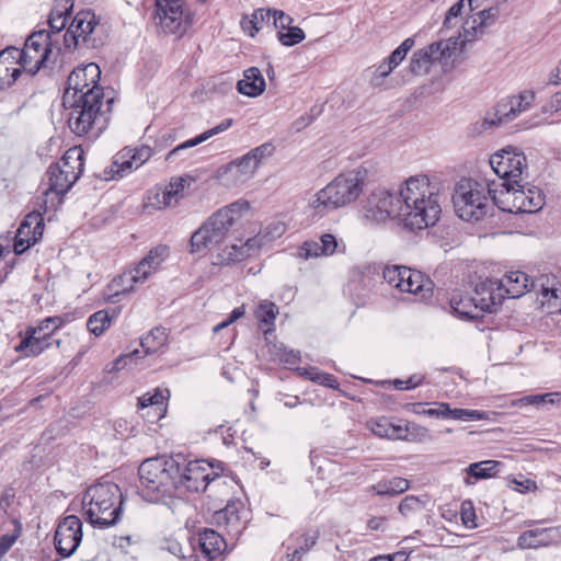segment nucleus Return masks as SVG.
Instances as JSON below:
<instances>
[{
    "label": "nucleus",
    "mask_w": 561,
    "mask_h": 561,
    "mask_svg": "<svg viewBox=\"0 0 561 561\" xmlns=\"http://www.w3.org/2000/svg\"><path fill=\"white\" fill-rule=\"evenodd\" d=\"M438 183L426 174L407 179L398 192L373 191L364 205L365 217L375 222L398 219L410 230L434 226L442 213Z\"/></svg>",
    "instance_id": "1"
},
{
    "label": "nucleus",
    "mask_w": 561,
    "mask_h": 561,
    "mask_svg": "<svg viewBox=\"0 0 561 561\" xmlns=\"http://www.w3.org/2000/svg\"><path fill=\"white\" fill-rule=\"evenodd\" d=\"M253 216L250 202L240 198L219 208L209 216L191 237L193 253L211 252L215 265L241 261L250 256V250L259 245L257 239H248L245 243L227 242L230 233L242 227Z\"/></svg>",
    "instance_id": "2"
},
{
    "label": "nucleus",
    "mask_w": 561,
    "mask_h": 561,
    "mask_svg": "<svg viewBox=\"0 0 561 561\" xmlns=\"http://www.w3.org/2000/svg\"><path fill=\"white\" fill-rule=\"evenodd\" d=\"M101 70L94 62L78 67L68 76L62 104L69 108L68 125L78 136L95 130L101 133L108 123L112 98L104 100L98 84Z\"/></svg>",
    "instance_id": "3"
},
{
    "label": "nucleus",
    "mask_w": 561,
    "mask_h": 561,
    "mask_svg": "<svg viewBox=\"0 0 561 561\" xmlns=\"http://www.w3.org/2000/svg\"><path fill=\"white\" fill-rule=\"evenodd\" d=\"M366 176L365 168L352 169L336 175L309 197L308 208L312 216L323 217L356 202L364 192Z\"/></svg>",
    "instance_id": "4"
},
{
    "label": "nucleus",
    "mask_w": 561,
    "mask_h": 561,
    "mask_svg": "<svg viewBox=\"0 0 561 561\" xmlns=\"http://www.w3.org/2000/svg\"><path fill=\"white\" fill-rule=\"evenodd\" d=\"M141 495L148 502H159L163 497L178 494L180 462L174 458L157 457L145 460L139 466Z\"/></svg>",
    "instance_id": "5"
},
{
    "label": "nucleus",
    "mask_w": 561,
    "mask_h": 561,
    "mask_svg": "<svg viewBox=\"0 0 561 561\" xmlns=\"http://www.w3.org/2000/svg\"><path fill=\"white\" fill-rule=\"evenodd\" d=\"M122 492L113 482H99L87 489L82 510L93 527L107 528L121 519Z\"/></svg>",
    "instance_id": "6"
},
{
    "label": "nucleus",
    "mask_w": 561,
    "mask_h": 561,
    "mask_svg": "<svg viewBox=\"0 0 561 561\" xmlns=\"http://www.w3.org/2000/svg\"><path fill=\"white\" fill-rule=\"evenodd\" d=\"M496 184L462 178L455 186L453 203L456 214L463 220H479L485 214L488 198L493 201Z\"/></svg>",
    "instance_id": "7"
},
{
    "label": "nucleus",
    "mask_w": 561,
    "mask_h": 561,
    "mask_svg": "<svg viewBox=\"0 0 561 561\" xmlns=\"http://www.w3.org/2000/svg\"><path fill=\"white\" fill-rule=\"evenodd\" d=\"M82 170V151L77 147L70 148L58 162L48 168V187L44 192V203L47 204L49 199L53 205L55 199L59 203L60 196L76 183Z\"/></svg>",
    "instance_id": "8"
},
{
    "label": "nucleus",
    "mask_w": 561,
    "mask_h": 561,
    "mask_svg": "<svg viewBox=\"0 0 561 561\" xmlns=\"http://www.w3.org/2000/svg\"><path fill=\"white\" fill-rule=\"evenodd\" d=\"M272 153L271 144L257 146L230 163L221 165L216 171V179L225 187H238L251 180L263 160Z\"/></svg>",
    "instance_id": "9"
},
{
    "label": "nucleus",
    "mask_w": 561,
    "mask_h": 561,
    "mask_svg": "<svg viewBox=\"0 0 561 561\" xmlns=\"http://www.w3.org/2000/svg\"><path fill=\"white\" fill-rule=\"evenodd\" d=\"M502 188L493 195V203L503 211L536 213L543 205L541 191L535 186H529L524 182L513 184H501Z\"/></svg>",
    "instance_id": "10"
},
{
    "label": "nucleus",
    "mask_w": 561,
    "mask_h": 561,
    "mask_svg": "<svg viewBox=\"0 0 561 561\" xmlns=\"http://www.w3.org/2000/svg\"><path fill=\"white\" fill-rule=\"evenodd\" d=\"M221 470L220 462L215 466L206 460L190 461L183 470L180 468L178 493H182L183 490L201 492L205 491L209 485L215 488L225 484L226 482L219 473Z\"/></svg>",
    "instance_id": "11"
},
{
    "label": "nucleus",
    "mask_w": 561,
    "mask_h": 561,
    "mask_svg": "<svg viewBox=\"0 0 561 561\" xmlns=\"http://www.w3.org/2000/svg\"><path fill=\"white\" fill-rule=\"evenodd\" d=\"M383 279L391 287L402 293L417 296L420 300H427L433 293V283L422 272L407 266H388L383 270Z\"/></svg>",
    "instance_id": "12"
},
{
    "label": "nucleus",
    "mask_w": 561,
    "mask_h": 561,
    "mask_svg": "<svg viewBox=\"0 0 561 561\" xmlns=\"http://www.w3.org/2000/svg\"><path fill=\"white\" fill-rule=\"evenodd\" d=\"M489 164L493 172L504 182L513 184L524 182L527 164L526 157L515 148L502 149L490 157Z\"/></svg>",
    "instance_id": "13"
},
{
    "label": "nucleus",
    "mask_w": 561,
    "mask_h": 561,
    "mask_svg": "<svg viewBox=\"0 0 561 561\" xmlns=\"http://www.w3.org/2000/svg\"><path fill=\"white\" fill-rule=\"evenodd\" d=\"M152 149L145 145L123 148L115 154L112 164L104 169L103 179L108 181L128 175L145 164L152 157Z\"/></svg>",
    "instance_id": "14"
},
{
    "label": "nucleus",
    "mask_w": 561,
    "mask_h": 561,
    "mask_svg": "<svg viewBox=\"0 0 561 561\" xmlns=\"http://www.w3.org/2000/svg\"><path fill=\"white\" fill-rule=\"evenodd\" d=\"M156 18L164 33L182 35L192 24L183 0H156Z\"/></svg>",
    "instance_id": "15"
},
{
    "label": "nucleus",
    "mask_w": 561,
    "mask_h": 561,
    "mask_svg": "<svg viewBox=\"0 0 561 561\" xmlns=\"http://www.w3.org/2000/svg\"><path fill=\"white\" fill-rule=\"evenodd\" d=\"M82 522L76 515L62 518L57 525L54 543L62 558L71 557L79 548L82 540Z\"/></svg>",
    "instance_id": "16"
},
{
    "label": "nucleus",
    "mask_w": 561,
    "mask_h": 561,
    "mask_svg": "<svg viewBox=\"0 0 561 561\" xmlns=\"http://www.w3.org/2000/svg\"><path fill=\"white\" fill-rule=\"evenodd\" d=\"M193 184H195V178L190 174L172 178L165 188L154 195L158 208L178 205L186 196Z\"/></svg>",
    "instance_id": "17"
},
{
    "label": "nucleus",
    "mask_w": 561,
    "mask_h": 561,
    "mask_svg": "<svg viewBox=\"0 0 561 561\" xmlns=\"http://www.w3.org/2000/svg\"><path fill=\"white\" fill-rule=\"evenodd\" d=\"M476 301L484 312H493L505 298L503 288L497 278H485L480 280L473 291Z\"/></svg>",
    "instance_id": "18"
},
{
    "label": "nucleus",
    "mask_w": 561,
    "mask_h": 561,
    "mask_svg": "<svg viewBox=\"0 0 561 561\" xmlns=\"http://www.w3.org/2000/svg\"><path fill=\"white\" fill-rule=\"evenodd\" d=\"M495 16L496 12L493 9L469 12L462 22L459 37L466 43L474 41L479 35L484 33L485 27L495 20Z\"/></svg>",
    "instance_id": "19"
},
{
    "label": "nucleus",
    "mask_w": 561,
    "mask_h": 561,
    "mask_svg": "<svg viewBox=\"0 0 561 561\" xmlns=\"http://www.w3.org/2000/svg\"><path fill=\"white\" fill-rule=\"evenodd\" d=\"M169 253L165 245L152 248L148 254L133 268L138 279L145 283L152 274H154L164 262Z\"/></svg>",
    "instance_id": "20"
},
{
    "label": "nucleus",
    "mask_w": 561,
    "mask_h": 561,
    "mask_svg": "<svg viewBox=\"0 0 561 561\" xmlns=\"http://www.w3.org/2000/svg\"><path fill=\"white\" fill-rule=\"evenodd\" d=\"M41 229L38 215H28L21 224L14 239V252L21 254L37 241L36 233Z\"/></svg>",
    "instance_id": "21"
},
{
    "label": "nucleus",
    "mask_w": 561,
    "mask_h": 561,
    "mask_svg": "<svg viewBox=\"0 0 561 561\" xmlns=\"http://www.w3.org/2000/svg\"><path fill=\"white\" fill-rule=\"evenodd\" d=\"M503 288L504 296L518 298L529 290L533 285L526 273L522 271L507 272L502 278H497Z\"/></svg>",
    "instance_id": "22"
},
{
    "label": "nucleus",
    "mask_w": 561,
    "mask_h": 561,
    "mask_svg": "<svg viewBox=\"0 0 561 561\" xmlns=\"http://www.w3.org/2000/svg\"><path fill=\"white\" fill-rule=\"evenodd\" d=\"M49 346L48 333L41 335L36 330L26 328L24 337L14 350L24 356H37Z\"/></svg>",
    "instance_id": "23"
},
{
    "label": "nucleus",
    "mask_w": 561,
    "mask_h": 561,
    "mask_svg": "<svg viewBox=\"0 0 561 561\" xmlns=\"http://www.w3.org/2000/svg\"><path fill=\"white\" fill-rule=\"evenodd\" d=\"M232 123H233L232 118H226V119L221 121L217 126L204 131L203 134H201L192 139H188L186 141L178 145L175 148H173L171 151L168 152L165 160L173 161L178 156H181L187 149H191V148L208 140L213 136H216V135L227 130L232 125Z\"/></svg>",
    "instance_id": "24"
},
{
    "label": "nucleus",
    "mask_w": 561,
    "mask_h": 561,
    "mask_svg": "<svg viewBox=\"0 0 561 561\" xmlns=\"http://www.w3.org/2000/svg\"><path fill=\"white\" fill-rule=\"evenodd\" d=\"M454 313L462 320H476L485 313L474 296L454 295L450 299Z\"/></svg>",
    "instance_id": "25"
},
{
    "label": "nucleus",
    "mask_w": 561,
    "mask_h": 561,
    "mask_svg": "<svg viewBox=\"0 0 561 561\" xmlns=\"http://www.w3.org/2000/svg\"><path fill=\"white\" fill-rule=\"evenodd\" d=\"M265 80L256 67H251L243 71V78L238 81L237 89L239 93L255 98L261 95L265 90Z\"/></svg>",
    "instance_id": "26"
},
{
    "label": "nucleus",
    "mask_w": 561,
    "mask_h": 561,
    "mask_svg": "<svg viewBox=\"0 0 561 561\" xmlns=\"http://www.w3.org/2000/svg\"><path fill=\"white\" fill-rule=\"evenodd\" d=\"M198 543L204 557L211 561L221 556L226 549L225 539L214 529H204L198 535Z\"/></svg>",
    "instance_id": "27"
},
{
    "label": "nucleus",
    "mask_w": 561,
    "mask_h": 561,
    "mask_svg": "<svg viewBox=\"0 0 561 561\" xmlns=\"http://www.w3.org/2000/svg\"><path fill=\"white\" fill-rule=\"evenodd\" d=\"M514 119V110L507 96L499 101L497 104L486 113L483 119V126L485 128L497 127Z\"/></svg>",
    "instance_id": "28"
},
{
    "label": "nucleus",
    "mask_w": 561,
    "mask_h": 561,
    "mask_svg": "<svg viewBox=\"0 0 561 561\" xmlns=\"http://www.w3.org/2000/svg\"><path fill=\"white\" fill-rule=\"evenodd\" d=\"M465 44L466 42H462L461 37L451 36L447 39L434 42L431 45L437 61L442 65H447L461 51Z\"/></svg>",
    "instance_id": "29"
},
{
    "label": "nucleus",
    "mask_w": 561,
    "mask_h": 561,
    "mask_svg": "<svg viewBox=\"0 0 561 561\" xmlns=\"http://www.w3.org/2000/svg\"><path fill=\"white\" fill-rule=\"evenodd\" d=\"M137 276L134 270L130 268L113 278L107 285L108 299L112 300L121 295L129 294L134 291L136 285L144 284Z\"/></svg>",
    "instance_id": "30"
},
{
    "label": "nucleus",
    "mask_w": 561,
    "mask_h": 561,
    "mask_svg": "<svg viewBox=\"0 0 561 561\" xmlns=\"http://www.w3.org/2000/svg\"><path fill=\"white\" fill-rule=\"evenodd\" d=\"M30 47V45H24L22 50L13 49V51L18 55L22 69L33 76L42 67H45L49 56L38 53L39 50L33 51Z\"/></svg>",
    "instance_id": "31"
},
{
    "label": "nucleus",
    "mask_w": 561,
    "mask_h": 561,
    "mask_svg": "<svg viewBox=\"0 0 561 561\" xmlns=\"http://www.w3.org/2000/svg\"><path fill=\"white\" fill-rule=\"evenodd\" d=\"M437 61L433 46L430 44L413 53L410 60V70L415 76L427 75L432 65Z\"/></svg>",
    "instance_id": "32"
},
{
    "label": "nucleus",
    "mask_w": 561,
    "mask_h": 561,
    "mask_svg": "<svg viewBox=\"0 0 561 561\" xmlns=\"http://www.w3.org/2000/svg\"><path fill=\"white\" fill-rule=\"evenodd\" d=\"M367 425L376 436L389 439H399V437H402L400 421L394 422L389 417L380 416L368 421Z\"/></svg>",
    "instance_id": "33"
},
{
    "label": "nucleus",
    "mask_w": 561,
    "mask_h": 561,
    "mask_svg": "<svg viewBox=\"0 0 561 561\" xmlns=\"http://www.w3.org/2000/svg\"><path fill=\"white\" fill-rule=\"evenodd\" d=\"M551 528H536L524 531L518 537V546L523 549H534L541 546H547L552 540Z\"/></svg>",
    "instance_id": "34"
},
{
    "label": "nucleus",
    "mask_w": 561,
    "mask_h": 561,
    "mask_svg": "<svg viewBox=\"0 0 561 561\" xmlns=\"http://www.w3.org/2000/svg\"><path fill=\"white\" fill-rule=\"evenodd\" d=\"M500 465L501 463L496 460H484L469 465L465 469V472L467 474V477L465 478V483L467 485H471L479 479H486L495 476L496 468Z\"/></svg>",
    "instance_id": "35"
},
{
    "label": "nucleus",
    "mask_w": 561,
    "mask_h": 561,
    "mask_svg": "<svg viewBox=\"0 0 561 561\" xmlns=\"http://www.w3.org/2000/svg\"><path fill=\"white\" fill-rule=\"evenodd\" d=\"M116 309H103L94 312L88 318L87 328L95 336L102 335L117 317Z\"/></svg>",
    "instance_id": "36"
},
{
    "label": "nucleus",
    "mask_w": 561,
    "mask_h": 561,
    "mask_svg": "<svg viewBox=\"0 0 561 561\" xmlns=\"http://www.w3.org/2000/svg\"><path fill=\"white\" fill-rule=\"evenodd\" d=\"M278 307L270 300H262L254 310V317L259 321L264 333L274 329L275 320L278 316Z\"/></svg>",
    "instance_id": "37"
},
{
    "label": "nucleus",
    "mask_w": 561,
    "mask_h": 561,
    "mask_svg": "<svg viewBox=\"0 0 561 561\" xmlns=\"http://www.w3.org/2000/svg\"><path fill=\"white\" fill-rule=\"evenodd\" d=\"M73 8V0H55L49 15V26L56 33L60 32L67 23Z\"/></svg>",
    "instance_id": "38"
},
{
    "label": "nucleus",
    "mask_w": 561,
    "mask_h": 561,
    "mask_svg": "<svg viewBox=\"0 0 561 561\" xmlns=\"http://www.w3.org/2000/svg\"><path fill=\"white\" fill-rule=\"evenodd\" d=\"M95 25V15L91 11H81L73 18L69 28L73 30L75 34L85 43Z\"/></svg>",
    "instance_id": "39"
},
{
    "label": "nucleus",
    "mask_w": 561,
    "mask_h": 561,
    "mask_svg": "<svg viewBox=\"0 0 561 561\" xmlns=\"http://www.w3.org/2000/svg\"><path fill=\"white\" fill-rule=\"evenodd\" d=\"M474 2L476 0H459L453 4L446 13L444 27L450 28L455 26L469 12L479 9L480 5L478 3L474 4Z\"/></svg>",
    "instance_id": "40"
},
{
    "label": "nucleus",
    "mask_w": 561,
    "mask_h": 561,
    "mask_svg": "<svg viewBox=\"0 0 561 561\" xmlns=\"http://www.w3.org/2000/svg\"><path fill=\"white\" fill-rule=\"evenodd\" d=\"M540 304L547 313L561 311V288L557 284L541 285Z\"/></svg>",
    "instance_id": "41"
},
{
    "label": "nucleus",
    "mask_w": 561,
    "mask_h": 561,
    "mask_svg": "<svg viewBox=\"0 0 561 561\" xmlns=\"http://www.w3.org/2000/svg\"><path fill=\"white\" fill-rule=\"evenodd\" d=\"M410 488V482L401 477H394L390 480L379 481L370 486L377 495L394 496L405 492Z\"/></svg>",
    "instance_id": "42"
},
{
    "label": "nucleus",
    "mask_w": 561,
    "mask_h": 561,
    "mask_svg": "<svg viewBox=\"0 0 561 561\" xmlns=\"http://www.w3.org/2000/svg\"><path fill=\"white\" fill-rule=\"evenodd\" d=\"M286 232V225L283 221L274 220L267 224L257 236L252 239H257L256 247L251 248L250 255L259 250L264 243L280 238Z\"/></svg>",
    "instance_id": "43"
},
{
    "label": "nucleus",
    "mask_w": 561,
    "mask_h": 561,
    "mask_svg": "<svg viewBox=\"0 0 561 561\" xmlns=\"http://www.w3.org/2000/svg\"><path fill=\"white\" fill-rule=\"evenodd\" d=\"M168 341V335L164 329L154 328L141 339L142 353L153 354L160 351Z\"/></svg>",
    "instance_id": "44"
},
{
    "label": "nucleus",
    "mask_w": 561,
    "mask_h": 561,
    "mask_svg": "<svg viewBox=\"0 0 561 561\" xmlns=\"http://www.w3.org/2000/svg\"><path fill=\"white\" fill-rule=\"evenodd\" d=\"M169 391L156 390L153 394L146 393L138 399V405L140 409L152 408L154 415L158 419L162 416L165 410V401L168 399Z\"/></svg>",
    "instance_id": "45"
},
{
    "label": "nucleus",
    "mask_w": 561,
    "mask_h": 561,
    "mask_svg": "<svg viewBox=\"0 0 561 561\" xmlns=\"http://www.w3.org/2000/svg\"><path fill=\"white\" fill-rule=\"evenodd\" d=\"M272 10L271 9H257L251 15V19L242 22V28L249 33L250 36H254L256 32L263 28L265 23H271Z\"/></svg>",
    "instance_id": "46"
},
{
    "label": "nucleus",
    "mask_w": 561,
    "mask_h": 561,
    "mask_svg": "<svg viewBox=\"0 0 561 561\" xmlns=\"http://www.w3.org/2000/svg\"><path fill=\"white\" fill-rule=\"evenodd\" d=\"M25 45H30L31 49L39 50L38 53L49 56L53 51L50 43V34L47 31H38L28 36Z\"/></svg>",
    "instance_id": "47"
},
{
    "label": "nucleus",
    "mask_w": 561,
    "mask_h": 561,
    "mask_svg": "<svg viewBox=\"0 0 561 561\" xmlns=\"http://www.w3.org/2000/svg\"><path fill=\"white\" fill-rule=\"evenodd\" d=\"M400 426L402 428V437H399L401 440H423L428 435V430L420 424L400 421Z\"/></svg>",
    "instance_id": "48"
},
{
    "label": "nucleus",
    "mask_w": 561,
    "mask_h": 561,
    "mask_svg": "<svg viewBox=\"0 0 561 561\" xmlns=\"http://www.w3.org/2000/svg\"><path fill=\"white\" fill-rule=\"evenodd\" d=\"M508 99L513 106L515 118H517L522 113L531 107L535 94L533 91L525 90L517 95L508 96Z\"/></svg>",
    "instance_id": "49"
},
{
    "label": "nucleus",
    "mask_w": 561,
    "mask_h": 561,
    "mask_svg": "<svg viewBox=\"0 0 561 561\" xmlns=\"http://www.w3.org/2000/svg\"><path fill=\"white\" fill-rule=\"evenodd\" d=\"M302 376L316 383L325 386L328 388H339V382L333 375L319 370L318 368L305 369Z\"/></svg>",
    "instance_id": "50"
},
{
    "label": "nucleus",
    "mask_w": 561,
    "mask_h": 561,
    "mask_svg": "<svg viewBox=\"0 0 561 561\" xmlns=\"http://www.w3.org/2000/svg\"><path fill=\"white\" fill-rule=\"evenodd\" d=\"M414 46V38L408 37L405 38L387 58L389 65L397 68L407 57L408 53Z\"/></svg>",
    "instance_id": "51"
},
{
    "label": "nucleus",
    "mask_w": 561,
    "mask_h": 561,
    "mask_svg": "<svg viewBox=\"0 0 561 561\" xmlns=\"http://www.w3.org/2000/svg\"><path fill=\"white\" fill-rule=\"evenodd\" d=\"M448 414H449L448 419L465 421V422L480 421V420L488 419L486 413L483 411L469 410V409H451L450 407H449Z\"/></svg>",
    "instance_id": "52"
},
{
    "label": "nucleus",
    "mask_w": 561,
    "mask_h": 561,
    "mask_svg": "<svg viewBox=\"0 0 561 561\" xmlns=\"http://www.w3.org/2000/svg\"><path fill=\"white\" fill-rule=\"evenodd\" d=\"M285 31L286 32L279 31L277 34L278 41L284 46H288V47L294 46V45L302 42L306 37L305 32L298 26H290Z\"/></svg>",
    "instance_id": "53"
},
{
    "label": "nucleus",
    "mask_w": 561,
    "mask_h": 561,
    "mask_svg": "<svg viewBox=\"0 0 561 561\" xmlns=\"http://www.w3.org/2000/svg\"><path fill=\"white\" fill-rule=\"evenodd\" d=\"M297 256L304 260L323 256L320 241L309 240L304 242L297 251Z\"/></svg>",
    "instance_id": "54"
},
{
    "label": "nucleus",
    "mask_w": 561,
    "mask_h": 561,
    "mask_svg": "<svg viewBox=\"0 0 561 561\" xmlns=\"http://www.w3.org/2000/svg\"><path fill=\"white\" fill-rule=\"evenodd\" d=\"M422 508L423 503L419 497L408 495L401 501L398 510L402 516L410 517L411 515L421 512Z\"/></svg>",
    "instance_id": "55"
},
{
    "label": "nucleus",
    "mask_w": 561,
    "mask_h": 561,
    "mask_svg": "<svg viewBox=\"0 0 561 561\" xmlns=\"http://www.w3.org/2000/svg\"><path fill=\"white\" fill-rule=\"evenodd\" d=\"M460 517L463 526L468 529L478 527L476 511L471 501H465L460 506Z\"/></svg>",
    "instance_id": "56"
},
{
    "label": "nucleus",
    "mask_w": 561,
    "mask_h": 561,
    "mask_svg": "<svg viewBox=\"0 0 561 561\" xmlns=\"http://www.w3.org/2000/svg\"><path fill=\"white\" fill-rule=\"evenodd\" d=\"M15 528L12 534H5L0 537V559L12 548L16 539L21 536V524L14 520Z\"/></svg>",
    "instance_id": "57"
},
{
    "label": "nucleus",
    "mask_w": 561,
    "mask_h": 561,
    "mask_svg": "<svg viewBox=\"0 0 561 561\" xmlns=\"http://www.w3.org/2000/svg\"><path fill=\"white\" fill-rule=\"evenodd\" d=\"M62 324V319L60 317H48L42 320L36 327H28V329H34L37 331V334L50 333L60 328Z\"/></svg>",
    "instance_id": "58"
},
{
    "label": "nucleus",
    "mask_w": 561,
    "mask_h": 561,
    "mask_svg": "<svg viewBox=\"0 0 561 561\" xmlns=\"http://www.w3.org/2000/svg\"><path fill=\"white\" fill-rule=\"evenodd\" d=\"M320 243L323 256L333 255L339 249V242L335 236L331 233H323L320 237Z\"/></svg>",
    "instance_id": "59"
},
{
    "label": "nucleus",
    "mask_w": 561,
    "mask_h": 561,
    "mask_svg": "<svg viewBox=\"0 0 561 561\" xmlns=\"http://www.w3.org/2000/svg\"><path fill=\"white\" fill-rule=\"evenodd\" d=\"M271 22L283 32L291 26L293 18L280 10H272Z\"/></svg>",
    "instance_id": "60"
},
{
    "label": "nucleus",
    "mask_w": 561,
    "mask_h": 561,
    "mask_svg": "<svg viewBox=\"0 0 561 561\" xmlns=\"http://www.w3.org/2000/svg\"><path fill=\"white\" fill-rule=\"evenodd\" d=\"M534 405L540 404H561V392H550L542 394H533Z\"/></svg>",
    "instance_id": "61"
},
{
    "label": "nucleus",
    "mask_w": 561,
    "mask_h": 561,
    "mask_svg": "<svg viewBox=\"0 0 561 561\" xmlns=\"http://www.w3.org/2000/svg\"><path fill=\"white\" fill-rule=\"evenodd\" d=\"M424 377L420 375H413L405 380L394 379L393 386L398 390H410L420 386L423 382Z\"/></svg>",
    "instance_id": "62"
},
{
    "label": "nucleus",
    "mask_w": 561,
    "mask_h": 561,
    "mask_svg": "<svg viewBox=\"0 0 561 561\" xmlns=\"http://www.w3.org/2000/svg\"><path fill=\"white\" fill-rule=\"evenodd\" d=\"M436 408L422 410L423 415L436 419H448L449 417V404L445 402H436Z\"/></svg>",
    "instance_id": "63"
},
{
    "label": "nucleus",
    "mask_w": 561,
    "mask_h": 561,
    "mask_svg": "<svg viewBox=\"0 0 561 561\" xmlns=\"http://www.w3.org/2000/svg\"><path fill=\"white\" fill-rule=\"evenodd\" d=\"M217 519H226L227 524H237L240 519L234 505H227L222 511L217 513Z\"/></svg>",
    "instance_id": "64"
}]
</instances>
